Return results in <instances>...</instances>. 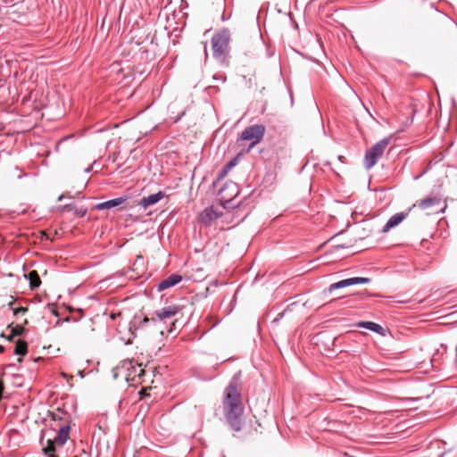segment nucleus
<instances>
[{
  "label": "nucleus",
  "mask_w": 457,
  "mask_h": 457,
  "mask_svg": "<svg viewBox=\"0 0 457 457\" xmlns=\"http://www.w3.org/2000/svg\"><path fill=\"white\" fill-rule=\"evenodd\" d=\"M223 407L226 420L234 431H240L243 425V406L240 395L235 386L229 385L225 390Z\"/></svg>",
  "instance_id": "obj_1"
},
{
  "label": "nucleus",
  "mask_w": 457,
  "mask_h": 457,
  "mask_svg": "<svg viewBox=\"0 0 457 457\" xmlns=\"http://www.w3.org/2000/svg\"><path fill=\"white\" fill-rule=\"evenodd\" d=\"M71 427L68 423L60 428L43 430L40 436V445L43 452L48 457H57L54 454L57 447H62L67 442L70 435Z\"/></svg>",
  "instance_id": "obj_2"
},
{
  "label": "nucleus",
  "mask_w": 457,
  "mask_h": 457,
  "mask_svg": "<svg viewBox=\"0 0 457 457\" xmlns=\"http://www.w3.org/2000/svg\"><path fill=\"white\" fill-rule=\"evenodd\" d=\"M230 37V30L228 28H222L216 31L212 37V56L222 65L228 64Z\"/></svg>",
  "instance_id": "obj_3"
},
{
  "label": "nucleus",
  "mask_w": 457,
  "mask_h": 457,
  "mask_svg": "<svg viewBox=\"0 0 457 457\" xmlns=\"http://www.w3.org/2000/svg\"><path fill=\"white\" fill-rule=\"evenodd\" d=\"M150 321L148 316H133L129 321L119 323L117 330L120 339L125 345H129L136 337V331Z\"/></svg>",
  "instance_id": "obj_4"
},
{
  "label": "nucleus",
  "mask_w": 457,
  "mask_h": 457,
  "mask_svg": "<svg viewBox=\"0 0 457 457\" xmlns=\"http://www.w3.org/2000/svg\"><path fill=\"white\" fill-rule=\"evenodd\" d=\"M389 144L388 138H383L368 149L364 155V167L367 170L372 168L382 156L385 149Z\"/></svg>",
  "instance_id": "obj_5"
},
{
  "label": "nucleus",
  "mask_w": 457,
  "mask_h": 457,
  "mask_svg": "<svg viewBox=\"0 0 457 457\" xmlns=\"http://www.w3.org/2000/svg\"><path fill=\"white\" fill-rule=\"evenodd\" d=\"M265 133V127L262 124H255L246 127L239 136V140H252L248 150L258 144L263 137Z\"/></svg>",
  "instance_id": "obj_6"
},
{
  "label": "nucleus",
  "mask_w": 457,
  "mask_h": 457,
  "mask_svg": "<svg viewBox=\"0 0 457 457\" xmlns=\"http://www.w3.org/2000/svg\"><path fill=\"white\" fill-rule=\"evenodd\" d=\"M228 190H230L232 193L235 192V194L237 195L238 190H237V186L235 182L229 180V181H227L224 186L220 189L219 191V195H220L221 199L223 200V206L224 208H236L238 206V204H236L235 203V199L232 195H226L225 193L226 191Z\"/></svg>",
  "instance_id": "obj_7"
},
{
  "label": "nucleus",
  "mask_w": 457,
  "mask_h": 457,
  "mask_svg": "<svg viewBox=\"0 0 457 457\" xmlns=\"http://www.w3.org/2000/svg\"><path fill=\"white\" fill-rule=\"evenodd\" d=\"M371 281L370 278H362V277H354L349 278L345 279H342L336 283L331 284L325 292L332 294L334 291L345 288L346 287L359 285V284H368Z\"/></svg>",
  "instance_id": "obj_8"
},
{
  "label": "nucleus",
  "mask_w": 457,
  "mask_h": 457,
  "mask_svg": "<svg viewBox=\"0 0 457 457\" xmlns=\"http://www.w3.org/2000/svg\"><path fill=\"white\" fill-rule=\"evenodd\" d=\"M183 278L181 275L174 273L170 275L168 278L160 281L156 287L159 292L164 291L170 287H172L182 281Z\"/></svg>",
  "instance_id": "obj_9"
},
{
  "label": "nucleus",
  "mask_w": 457,
  "mask_h": 457,
  "mask_svg": "<svg viewBox=\"0 0 457 457\" xmlns=\"http://www.w3.org/2000/svg\"><path fill=\"white\" fill-rule=\"evenodd\" d=\"M122 371L127 372L126 376H130L132 373L136 375L137 368L133 366L131 360L127 359L123 360L119 366L112 369L113 378H117L119 373Z\"/></svg>",
  "instance_id": "obj_10"
},
{
  "label": "nucleus",
  "mask_w": 457,
  "mask_h": 457,
  "mask_svg": "<svg viewBox=\"0 0 457 457\" xmlns=\"http://www.w3.org/2000/svg\"><path fill=\"white\" fill-rule=\"evenodd\" d=\"M221 212H217L213 207L205 208L200 214L201 221L205 225H210L212 221L221 216Z\"/></svg>",
  "instance_id": "obj_11"
},
{
  "label": "nucleus",
  "mask_w": 457,
  "mask_h": 457,
  "mask_svg": "<svg viewBox=\"0 0 457 457\" xmlns=\"http://www.w3.org/2000/svg\"><path fill=\"white\" fill-rule=\"evenodd\" d=\"M127 200V196H121L114 199H110L105 202L99 203L94 206V209L103 211L109 210L112 208H115L121 204L125 203Z\"/></svg>",
  "instance_id": "obj_12"
},
{
  "label": "nucleus",
  "mask_w": 457,
  "mask_h": 457,
  "mask_svg": "<svg viewBox=\"0 0 457 457\" xmlns=\"http://www.w3.org/2000/svg\"><path fill=\"white\" fill-rule=\"evenodd\" d=\"M165 194L162 191H158L155 194L149 195L147 196H144L140 199L138 204L141 207L147 208L157 204L164 197Z\"/></svg>",
  "instance_id": "obj_13"
},
{
  "label": "nucleus",
  "mask_w": 457,
  "mask_h": 457,
  "mask_svg": "<svg viewBox=\"0 0 457 457\" xmlns=\"http://www.w3.org/2000/svg\"><path fill=\"white\" fill-rule=\"evenodd\" d=\"M356 326L371 330L381 336H386L388 331L387 328H385L381 325L372 321H360L356 324Z\"/></svg>",
  "instance_id": "obj_14"
},
{
  "label": "nucleus",
  "mask_w": 457,
  "mask_h": 457,
  "mask_svg": "<svg viewBox=\"0 0 457 457\" xmlns=\"http://www.w3.org/2000/svg\"><path fill=\"white\" fill-rule=\"evenodd\" d=\"M405 217H406V214H404L403 212H398V213H395V215L391 216L389 218V220L386 221V223L385 224V226L383 227L382 232H387L391 228L396 227L405 219Z\"/></svg>",
  "instance_id": "obj_15"
},
{
  "label": "nucleus",
  "mask_w": 457,
  "mask_h": 457,
  "mask_svg": "<svg viewBox=\"0 0 457 457\" xmlns=\"http://www.w3.org/2000/svg\"><path fill=\"white\" fill-rule=\"evenodd\" d=\"M240 158V154H237V156H235L234 158H232L228 162H227L218 172L217 174V180H221L223 179L227 175L228 173L229 172V170L234 168L237 162H238V160Z\"/></svg>",
  "instance_id": "obj_16"
},
{
  "label": "nucleus",
  "mask_w": 457,
  "mask_h": 457,
  "mask_svg": "<svg viewBox=\"0 0 457 457\" xmlns=\"http://www.w3.org/2000/svg\"><path fill=\"white\" fill-rule=\"evenodd\" d=\"M24 278L29 282L31 290L39 287L41 285V279L36 270H29L28 272H25Z\"/></svg>",
  "instance_id": "obj_17"
},
{
  "label": "nucleus",
  "mask_w": 457,
  "mask_h": 457,
  "mask_svg": "<svg viewBox=\"0 0 457 457\" xmlns=\"http://www.w3.org/2000/svg\"><path fill=\"white\" fill-rule=\"evenodd\" d=\"M439 204H441V198L438 196H428L420 200L419 203V206L422 210H426Z\"/></svg>",
  "instance_id": "obj_18"
},
{
  "label": "nucleus",
  "mask_w": 457,
  "mask_h": 457,
  "mask_svg": "<svg viewBox=\"0 0 457 457\" xmlns=\"http://www.w3.org/2000/svg\"><path fill=\"white\" fill-rule=\"evenodd\" d=\"M304 308V303L300 304L299 302H293L288 304L286 309H284L279 314H288L291 312L303 313Z\"/></svg>",
  "instance_id": "obj_19"
},
{
  "label": "nucleus",
  "mask_w": 457,
  "mask_h": 457,
  "mask_svg": "<svg viewBox=\"0 0 457 457\" xmlns=\"http://www.w3.org/2000/svg\"><path fill=\"white\" fill-rule=\"evenodd\" d=\"M28 345L25 341L18 339L15 343L14 353L20 356H23L27 353Z\"/></svg>",
  "instance_id": "obj_20"
},
{
  "label": "nucleus",
  "mask_w": 457,
  "mask_h": 457,
  "mask_svg": "<svg viewBox=\"0 0 457 457\" xmlns=\"http://www.w3.org/2000/svg\"><path fill=\"white\" fill-rule=\"evenodd\" d=\"M8 328H11V335L7 337L8 340H12L14 337L21 335L24 330V327L21 325L12 326L11 324L8 326Z\"/></svg>",
  "instance_id": "obj_21"
},
{
  "label": "nucleus",
  "mask_w": 457,
  "mask_h": 457,
  "mask_svg": "<svg viewBox=\"0 0 457 457\" xmlns=\"http://www.w3.org/2000/svg\"><path fill=\"white\" fill-rule=\"evenodd\" d=\"M73 212L74 214L79 217V218H83L86 216L87 212V210L86 207H83V206H80V207H76L74 206L73 208Z\"/></svg>",
  "instance_id": "obj_22"
},
{
  "label": "nucleus",
  "mask_w": 457,
  "mask_h": 457,
  "mask_svg": "<svg viewBox=\"0 0 457 457\" xmlns=\"http://www.w3.org/2000/svg\"><path fill=\"white\" fill-rule=\"evenodd\" d=\"M73 320L74 322H77L79 320L78 319H73V316H69V315H66L64 319L61 320V319H58L54 324V327L60 325L61 323H63V322H70Z\"/></svg>",
  "instance_id": "obj_23"
},
{
  "label": "nucleus",
  "mask_w": 457,
  "mask_h": 457,
  "mask_svg": "<svg viewBox=\"0 0 457 457\" xmlns=\"http://www.w3.org/2000/svg\"><path fill=\"white\" fill-rule=\"evenodd\" d=\"M176 311L172 310L171 307H166L162 309L161 312L159 311H156L154 314H176Z\"/></svg>",
  "instance_id": "obj_24"
},
{
  "label": "nucleus",
  "mask_w": 457,
  "mask_h": 457,
  "mask_svg": "<svg viewBox=\"0 0 457 457\" xmlns=\"http://www.w3.org/2000/svg\"><path fill=\"white\" fill-rule=\"evenodd\" d=\"M74 204H67L62 206V211L65 212H73Z\"/></svg>",
  "instance_id": "obj_25"
},
{
  "label": "nucleus",
  "mask_w": 457,
  "mask_h": 457,
  "mask_svg": "<svg viewBox=\"0 0 457 457\" xmlns=\"http://www.w3.org/2000/svg\"><path fill=\"white\" fill-rule=\"evenodd\" d=\"M53 420H62V417L60 412H51Z\"/></svg>",
  "instance_id": "obj_26"
},
{
  "label": "nucleus",
  "mask_w": 457,
  "mask_h": 457,
  "mask_svg": "<svg viewBox=\"0 0 457 457\" xmlns=\"http://www.w3.org/2000/svg\"><path fill=\"white\" fill-rule=\"evenodd\" d=\"M353 301V299H347V300H345L344 302H342V304L347 305L349 307H352L353 306V304H352Z\"/></svg>",
  "instance_id": "obj_27"
},
{
  "label": "nucleus",
  "mask_w": 457,
  "mask_h": 457,
  "mask_svg": "<svg viewBox=\"0 0 457 457\" xmlns=\"http://www.w3.org/2000/svg\"><path fill=\"white\" fill-rule=\"evenodd\" d=\"M158 319H159V321H162L164 319H169L170 318L171 316H162V315H160V316H157Z\"/></svg>",
  "instance_id": "obj_28"
},
{
  "label": "nucleus",
  "mask_w": 457,
  "mask_h": 457,
  "mask_svg": "<svg viewBox=\"0 0 457 457\" xmlns=\"http://www.w3.org/2000/svg\"><path fill=\"white\" fill-rule=\"evenodd\" d=\"M50 312L53 315L59 314V312L54 307H50Z\"/></svg>",
  "instance_id": "obj_29"
},
{
  "label": "nucleus",
  "mask_w": 457,
  "mask_h": 457,
  "mask_svg": "<svg viewBox=\"0 0 457 457\" xmlns=\"http://www.w3.org/2000/svg\"><path fill=\"white\" fill-rule=\"evenodd\" d=\"M9 310H12V312H13V315L18 314V312H17V311H15V310L11 306V303H9V304H8V310H7V311H9Z\"/></svg>",
  "instance_id": "obj_30"
},
{
  "label": "nucleus",
  "mask_w": 457,
  "mask_h": 457,
  "mask_svg": "<svg viewBox=\"0 0 457 457\" xmlns=\"http://www.w3.org/2000/svg\"><path fill=\"white\" fill-rule=\"evenodd\" d=\"M205 56H207V42H203Z\"/></svg>",
  "instance_id": "obj_31"
},
{
  "label": "nucleus",
  "mask_w": 457,
  "mask_h": 457,
  "mask_svg": "<svg viewBox=\"0 0 457 457\" xmlns=\"http://www.w3.org/2000/svg\"><path fill=\"white\" fill-rule=\"evenodd\" d=\"M139 395H140V399H143L145 397V395H146V394L144 393L142 390L139 392Z\"/></svg>",
  "instance_id": "obj_32"
},
{
  "label": "nucleus",
  "mask_w": 457,
  "mask_h": 457,
  "mask_svg": "<svg viewBox=\"0 0 457 457\" xmlns=\"http://www.w3.org/2000/svg\"><path fill=\"white\" fill-rule=\"evenodd\" d=\"M447 314H453V315L457 314V309H456V310H453V311H451V312H448Z\"/></svg>",
  "instance_id": "obj_33"
},
{
  "label": "nucleus",
  "mask_w": 457,
  "mask_h": 457,
  "mask_svg": "<svg viewBox=\"0 0 457 457\" xmlns=\"http://www.w3.org/2000/svg\"><path fill=\"white\" fill-rule=\"evenodd\" d=\"M92 168L91 167H87L85 169V172L86 173H89L91 171Z\"/></svg>",
  "instance_id": "obj_34"
},
{
  "label": "nucleus",
  "mask_w": 457,
  "mask_h": 457,
  "mask_svg": "<svg viewBox=\"0 0 457 457\" xmlns=\"http://www.w3.org/2000/svg\"><path fill=\"white\" fill-rule=\"evenodd\" d=\"M144 374V370L143 369H139V372H138V376H142Z\"/></svg>",
  "instance_id": "obj_35"
},
{
  "label": "nucleus",
  "mask_w": 457,
  "mask_h": 457,
  "mask_svg": "<svg viewBox=\"0 0 457 457\" xmlns=\"http://www.w3.org/2000/svg\"><path fill=\"white\" fill-rule=\"evenodd\" d=\"M337 159L343 162V159H344V156L343 155H338L337 156Z\"/></svg>",
  "instance_id": "obj_36"
},
{
  "label": "nucleus",
  "mask_w": 457,
  "mask_h": 457,
  "mask_svg": "<svg viewBox=\"0 0 457 457\" xmlns=\"http://www.w3.org/2000/svg\"><path fill=\"white\" fill-rule=\"evenodd\" d=\"M64 197H65V195H60V196L58 197V201H62V198H64Z\"/></svg>",
  "instance_id": "obj_37"
},
{
  "label": "nucleus",
  "mask_w": 457,
  "mask_h": 457,
  "mask_svg": "<svg viewBox=\"0 0 457 457\" xmlns=\"http://www.w3.org/2000/svg\"><path fill=\"white\" fill-rule=\"evenodd\" d=\"M337 247H338V248H345L346 246L345 245H338Z\"/></svg>",
  "instance_id": "obj_38"
},
{
  "label": "nucleus",
  "mask_w": 457,
  "mask_h": 457,
  "mask_svg": "<svg viewBox=\"0 0 457 457\" xmlns=\"http://www.w3.org/2000/svg\"><path fill=\"white\" fill-rule=\"evenodd\" d=\"M425 172H426V170H425L422 174H420V175H419V176L415 177V179H420V177H421Z\"/></svg>",
  "instance_id": "obj_39"
},
{
  "label": "nucleus",
  "mask_w": 457,
  "mask_h": 457,
  "mask_svg": "<svg viewBox=\"0 0 457 457\" xmlns=\"http://www.w3.org/2000/svg\"><path fill=\"white\" fill-rule=\"evenodd\" d=\"M278 320H279V319H278V318H275V319L273 320V322H274V323H278Z\"/></svg>",
  "instance_id": "obj_40"
},
{
  "label": "nucleus",
  "mask_w": 457,
  "mask_h": 457,
  "mask_svg": "<svg viewBox=\"0 0 457 457\" xmlns=\"http://www.w3.org/2000/svg\"><path fill=\"white\" fill-rule=\"evenodd\" d=\"M88 321L90 322V324H93V323H94V321H93V318H89V319H88Z\"/></svg>",
  "instance_id": "obj_41"
},
{
  "label": "nucleus",
  "mask_w": 457,
  "mask_h": 457,
  "mask_svg": "<svg viewBox=\"0 0 457 457\" xmlns=\"http://www.w3.org/2000/svg\"><path fill=\"white\" fill-rule=\"evenodd\" d=\"M4 346L0 345V353L4 352Z\"/></svg>",
  "instance_id": "obj_42"
},
{
  "label": "nucleus",
  "mask_w": 457,
  "mask_h": 457,
  "mask_svg": "<svg viewBox=\"0 0 457 457\" xmlns=\"http://www.w3.org/2000/svg\"><path fill=\"white\" fill-rule=\"evenodd\" d=\"M445 208H446V205H445L442 209H440V212H443Z\"/></svg>",
  "instance_id": "obj_43"
},
{
  "label": "nucleus",
  "mask_w": 457,
  "mask_h": 457,
  "mask_svg": "<svg viewBox=\"0 0 457 457\" xmlns=\"http://www.w3.org/2000/svg\"><path fill=\"white\" fill-rule=\"evenodd\" d=\"M116 317H117V316H114V315L110 316V318H111L112 320H115V318H116Z\"/></svg>",
  "instance_id": "obj_44"
},
{
  "label": "nucleus",
  "mask_w": 457,
  "mask_h": 457,
  "mask_svg": "<svg viewBox=\"0 0 457 457\" xmlns=\"http://www.w3.org/2000/svg\"><path fill=\"white\" fill-rule=\"evenodd\" d=\"M177 322H178V320L173 321L172 326L175 327Z\"/></svg>",
  "instance_id": "obj_45"
},
{
  "label": "nucleus",
  "mask_w": 457,
  "mask_h": 457,
  "mask_svg": "<svg viewBox=\"0 0 457 457\" xmlns=\"http://www.w3.org/2000/svg\"><path fill=\"white\" fill-rule=\"evenodd\" d=\"M181 116L178 117L175 120V122H178L180 120Z\"/></svg>",
  "instance_id": "obj_46"
},
{
  "label": "nucleus",
  "mask_w": 457,
  "mask_h": 457,
  "mask_svg": "<svg viewBox=\"0 0 457 457\" xmlns=\"http://www.w3.org/2000/svg\"><path fill=\"white\" fill-rule=\"evenodd\" d=\"M436 312H431L428 314H436Z\"/></svg>",
  "instance_id": "obj_47"
},
{
  "label": "nucleus",
  "mask_w": 457,
  "mask_h": 457,
  "mask_svg": "<svg viewBox=\"0 0 457 457\" xmlns=\"http://www.w3.org/2000/svg\"><path fill=\"white\" fill-rule=\"evenodd\" d=\"M440 457H442V455Z\"/></svg>",
  "instance_id": "obj_48"
}]
</instances>
